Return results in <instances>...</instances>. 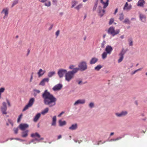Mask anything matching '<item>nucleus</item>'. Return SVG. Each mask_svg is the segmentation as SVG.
<instances>
[{
  "label": "nucleus",
  "instance_id": "f257e3e1",
  "mask_svg": "<svg viewBox=\"0 0 147 147\" xmlns=\"http://www.w3.org/2000/svg\"><path fill=\"white\" fill-rule=\"evenodd\" d=\"M44 104L48 105L50 107L55 106L56 104L57 99L52 94L45 90L42 94Z\"/></svg>",
  "mask_w": 147,
  "mask_h": 147
},
{
  "label": "nucleus",
  "instance_id": "f03ea898",
  "mask_svg": "<svg viewBox=\"0 0 147 147\" xmlns=\"http://www.w3.org/2000/svg\"><path fill=\"white\" fill-rule=\"evenodd\" d=\"M78 70V68L74 69L71 71L66 72L65 75V80L68 82H69L74 77V74Z\"/></svg>",
  "mask_w": 147,
  "mask_h": 147
},
{
  "label": "nucleus",
  "instance_id": "7ed1b4c3",
  "mask_svg": "<svg viewBox=\"0 0 147 147\" xmlns=\"http://www.w3.org/2000/svg\"><path fill=\"white\" fill-rule=\"evenodd\" d=\"M120 32L119 29H117L115 30L113 27H110L108 30V33L112 35L113 36L115 35L118 34Z\"/></svg>",
  "mask_w": 147,
  "mask_h": 147
},
{
  "label": "nucleus",
  "instance_id": "20e7f679",
  "mask_svg": "<svg viewBox=\"0 0 147 147\" xmlns=\"http://www.w3.org/2000/svg\"><path fill=\"white\" fill-rule=\"evenodd\" d=\"M78 70H80L81 71H84L87 68V66L86 62L85 61L81 62L78 65Z\"/></svg>",
  "mask_w": 147,
  "mask_h": 147
},
{
  "label": "nucleus",
  "instance_id": "39448f33",
  "mask_svg": "<svg viewBox=\"0 0 147 147\" xmlns=\"http://www.w3.org/2000/svg\"><path fill=\"white\" fill-rule=\"evenodd\" d=\"M67 70L65 69H61L59 70L58 72V74L60 78L63 77L64 75L66 74Z\"/></svg>",
  "mask_w": 147,
  "mask_h": 147
},
{
  "label": "nucleus",
  "instance_id": "423d86ee",
  "mask_svg": "<svg viewBox=\"0 0 147 147\" xmlns=\"http://www.w3.org/2000/svg\"><path fill=\"white\" fill-rule=\"evenodd\" d=\"M125 52L126 51L124 50V49H123L122 51L119 54V55L120 56V57L118 61V62L119 63H120L123 60L124 57V55L125 53Z\"/></svg>",
  "mask_w": 147,
  "mask_h": 147
},
{
  "label": "nucleus",
  "instance_id": "0eeeda50",
  "mask_svg": "<svg viewBox=\"0 0 147 147\" xmlns=\"http://www.w3.org/2000/svg\"><path fill=\"white\" fill-rule=\"evenodd\" d=\"M62 87V85L61 84H58L55 86L53 88V91H55L60 90Z\"/></svg>",
  "mask_w": 147,
  "mask_h": 147
},
{
  "label": "nucleus",
  "instance_id": "6e6552de",
  "mask_svg": "<svg viewBox=\"0 0 147 147\" xmlns=\"http://www.w3.org/2000/svg\"><path fill=\"white\" fill-rule=\"evenodd\" d=\"M3 107L1 108V110L3 114H6L7 112L6 111L7 110V108L6 107V103L5 102L3 103Z\"/></svg>",
  "mask_w": 147,
  "mask_h": 147
},
{
  "label": "nucleus",
  "instance_id": "1a4fd4ad",
  "mask_svg": "<svg viewBox=\"0 0 147 147\" xmlns=\"http://www.w3.org/2000/svg\"><path fill=\"white\" fill-rule=\"evenodd\" d=\"M113 50V48L111 46L107 45L106 47L105 51L108 54H110L111 53Z\"/></svg>",
  "mask_w": 147,
  "mask_h": 147
},
{
  "label": "nucleus",
  "instance_id": "9d476101",
  "mask_svg": "<svg viewBox=\"0 0 147 147\" xmlns=\"http://www.w3.org/2000/svg\"><path fill=\"white\" fill-rule=\"evenodd\" d=\"M1 13H3L5 14V16H4L3 18H5L8 16V9L7 8L3 9L2 10Z\"/></svg>",
  "mask_w": 147,
  "mask_h": 147
},
{
  "label": "nucleus",
  "instance_id": "9b49d317",
  "mask_svg": "<svg viewBox=\"0 0 147 147\" xmlns=\"http://www.w3.org/2000/svg\"><path fill=\"white\" fill-rule=\"evenodd\" d=\"M19 127L21 130H23L27 128L28 127V125L26 124H21Z\"/></svg>",
  "mask_w": 147,
  "mask_h": 147
},
{
  "label": "nucleus",
  "instance_id": "f8f14e48",
  "mask_svg": "<svg viewBox=\"0 0 147 147\" xmlns=\"http://www.w3.org/2000/svg\"><path fill=\"white\" fill-rule=\"evenodd\" d=\"M127 112L126 111H123L120 113H116L115 114L117 116L119 117H122L126 115Z\"/></svg>",
  "mask_w": 147,
  "mask_h": 147
},
{
  "label": "nucleus",
  "instance_id": "ddd939ff",
  "mask_svg": "<svg viewBox=\"0 0 147 147\" xmlns=\"http://www.w3.org/2000/svg\"><path fill=\"white\" fill-rule=\"evenodd\" d=\"M85 102L84 99H79L76 101L74 103V105H76L79 104H84Z\"/></svg>",
  "mask_w": 147,
  "mask_h": 147
},
{
  "label": "nucleus",
  "instance_id": "4468645a",
  "mask_svg": "<svg viewBox=\"0 0 147 147\" xmlns=\"http://www.w3.org/2000/svg\"><path fill=\"white\" fill-rule=\"evenodd\" d=\"M131 5H130L128 6V3L127 2L124 5L123 9V10H126L127 11H128L131 9Z\"/></svg>",
  "mask_w": 147,
  "mask_h": 147
},
{
  "label": "nucleus",
  "instance_id": "2eb2a0df",
  "mask_svg": "<svg viewBox=\"0 0 147 147\" xmlns=\"http://www.w3.org/2000/svg\"><path fill=\"white\" fill-rule=\"evenodd\" d=\"M78 128V125L77 123L72 124L69 127V129L72 130L76 129Z\"/></svg>",
  "mask_w": 147,
  "mask_h": 147
},
{
  "label": "nucleus",
  "instance_id": "dca6fc26",
  "mask_svg": "<svg viewBox=\"0 0 147 147\" xmlns=\"http://www.w3.org/2000/svg\"><path fill=\"white\" fill-rule=\"evenodd\" d=\"M49 81L48 78H45L43 79L40 83V85L44 86L46 82H48Z\"/></svg>",
  "mask_w": 147,
  "mask_h": 147
},
{
  "label": "nucleus",
  "instance_id": "f3484780",
  "mask_svg": "<svg viewBox=\"0 0 147 147\" xmlns=\"http://www.w3.org/2000/svg\"><path fill=\"white\" fill-rule=\"evenodd\" d=\"M98 60V59L96 57L92 58L90 61V63L91 64H93L96 63Z\"/></svg>",
  "mask_w": 147,
  "mask_h": 147
},
{
  "label": "nucleus",
  "instance_id": "a211bd4d",
  "mask_svg": "<svg viewBox=\"0 0 147 147\" xmlns=\"http://www.w3.org/2000/svg\"><path fill=\"white\" fill-rule=\"evenodd\" d=\"M45 72V71H43L41 69H40L38 72V77H40L42 76Z\"/></svg>",
  "mask_w": 147,
  "mask_h": 147
},
{
  "label": "nucleus",
  "instance_id": "6ab92c4d",
  "mask_svg": "<svg viewBox=\"0 0 147 147\" xmlns=\"http://www.w3.org/2000/svg\"><path fill=\"white\" fill-rule=\"evenodd\" d=\"M145 3L144 0H139L138 2L137 5L141 7H142Z\"/></svg>",
  "mask_w": 147,
  "mask_h": 147
},
{
  "label": "nucleus",
  "instance_id": "aec40b11",
  "mask_svg": "<svg viewBox=\"0 0 147 147\" xmlns=\"http://www.w3.org/2000/svg\"><path fill=\"white\" fill-rule=\"evenodd\" d=\"M28 131L26 130L22 132V136L23 138H26L28 136Z\"/></svg>",
  "mask_w": 147,
  "mask_h": 147
},
{
  "label": "nucleus",
  "instance_id": "412c9836",
  "mask_svg": "<svg viewBox=\"0 0 147 147\" xmlns=\"http://www.w3.org/2000/svg\"><path fill=\"white\" fill-rule=\"evenodd\" d=\"M109 0H107L106 2H104L103 1V0H100V2L103 5H104L103 7L104 8H105L108 5V2Z\"/></svg>",
  "mask_w": 147,
  "mask_h": 147
},
{
  "label": "nucleus",
  "instance_id": "4be33fe9",
  "mask_svg": "<svg viewBox=\"0 0 147 147\" xmlns=\"http://www.w3.org/2000/svg\"><path fill=\"white\" fill-rule=\"evenodd\" d=\"M56 117L55 116L53 117L52 118V122L51 125L52 126H55L56 125Z\"/></svg>",
  "mask_w": 147,
  "mask_h": 147
},
{
  "label": "nucleus",
  "instance_id": "5701e85b",
  "mask_svg": "<svg viewBox=\"0 0 147 147\" xmlns=\"http://www.w3.org/2000/svg\"><path fill=\"white\" fill-rule=\"evenodd\" d=\"M34 98H32L30 100L28 104V105L30 106L31 107L33 105V103H34Z\"/></svg>",
  "mask_w": 147,
  "mask_h": 147
},
{
  "label": "nucleus",
  "instance_id": "b1692460",
  "mask_svg": "<svg viewBox=\"0 0 147 147\" xmlns=\"http://www.w3.org/2000/svg\"><path fill=\"white\" fill-rule=\"evenodd\" d=\"M140 20L142 22H145V21L146 17L145 16L142 14H140Z\"/></svg>",
  "mask_w": 147,
  "mask_h": 147
},
{
  "label": "nucleus",
  "instance_id": "393cba45",
  "mask_svg": "<svg viewBox=\"0 0 147 147\" xmlns=\"http://www.w3.org/2000/svg\"><path fill=\"white\" fill-rule=\"evenodd\" d=\"M33 95L35 97L38 94H39L40 92V90L35 89L33 90Z\"/></svg>",
  "mask_w": 147,
  "mask_h": 147
},
{
  "label": "nucleus",
  "instance_id": "a878e982",
  "mask_svg": "<svg viewBox=\"0 0 147 147\" xmlns=\"http://www.w3.org/2000/svg\"><path fill=\"white\" fill-rule=\"evenodd\" d=\"M40 116V114L39 113L37 114L35 117L34 121L35 122L37 121Z\"/></svg>",
  "mask_w": 147,
  "mask_h": 147
},
{
  "label": "nucleus",
  "instance_id": "bb28decb",
  "mask_svg": "<svg viewBox=\"0 0 147 147\" xmlns=\"http://www.w3.org/2000/svg\"><path fill=\"white\" fill-rule=\"evenodd\" d=\"M31 136L32 137H37L39 138H40V135L37 133H36L35 134H31Z\"/></svg>",
  "mask_w": 147,
  "mask_h": 147
},
{
  "label": "nucleus",
  "instance_id": "cd10ccee",
  "mask_svg": "<svg viewBox=\"0 0 147 147\" xmlns=\"http://www.w3.org/2000/svg\"><path fill=\"white\" fill-rule=\"evenodd\" d=\"M83 6V4L82 3L79 4L74 8L77 10L79 11L80 9L82 8Z\"/></svg>",
  "mask_w": 147,
  "mask_h": 147
},
{
  "label": "nucleus",
  "instance_id": "c85d7f7f",
  "mask_svg": "<svg viewBox=\"0 0 147 147\" xmlns=\"http://www.w3.org/2000/svg\"><path fill=\"white\" fill-rule=\"evenodd\" d=\"M59 125L60 126H63V125H64L66 124V122L65 121H62L61 120H60L59 121Z\"/></svg>",
  "mask_w": 147,
  "mask_h": 147
},
{
  "label": "nucleus",
  "instance_id": "c756f323",
  "mask_svg": "<svg viewBox=\"0 0 147 147\" xmlns=\"http://www.w3.org/2000/svg\"><path fill=\"white\" fill-rule=\"evenodd\" d=\"M78 1L75 0L71 2L72 6L71 8L74 7L78 3Z\"/></svg>",
  "mask_w": 147,
  "mask_h": 147
},
{
  "label": "nucleus",
  "instance_id": "7c9ffc66",
  "mask_svg": "<svg viewBox=\"0 0 147 147\" xmlns=\"http://www.w3.org/2000/svg\"><path fill=\"white\" fill-rule=\"evenodd\" d=\"M105 12V10H100L99 11L98 13L99 15L101 17H102L104 14Z\"/></svg>",
  "mask_w": 147,
  "mask_h": 147
},
{
  "label": "nucleus",
  "instance_id": "2f4dec72",
  "mask_svg": "<svg viewBox=\"0 0 147 147\" xmlns=\"http://www.w3.org/2000/svg\"><path fill=\"white\" fill-rule=\"evenodd\" d=\"M49 110V109L48 108H46L44 110L42 111L41 114L43 115H45L48 112Z\"/></svg>",
  "mask_w": 147,
  "mask_h": 147
},
{
  "label": "nucleus",
  "instance_id": "473e14b6",
  "mask_svg": "<svg viewBox=\"0 0 147 147\" xmlns=\"http://www.w3.org/2000/svg\"><path fill=\"white\" fill-rule=\"evenodd\" d=\"M51 5V2L49 1H47L45 2V5L47 7H50Z\"/></svg>",
  "mask_w": 147,
  "mask_h": 147
},
{
  "label": "nucleus",
  "instance_id": "72a5a7b5",
  "mask_svg": "<svg viewBox=\"0 0 147 147\" xmlns=\"http://www.w3.org/2000/svg\"><path fill=\"white\" fill-rule=\"evenodd\" d=\"M102 67L101 65H97L96 67H95L94 69L96 71H98L100 69H101L102 68Z\"/></svg>",
  "mask_w": 147,
  "mask_h": 147
},
{
  "label": "nucleus",
  "instance_id": "f704fd0d",
  "mask_svg": "<svg viewBox=\"0 0 147 147\" xmlns=\"http://www.w3.org/2000/svg\"><path fill=\"white\" fill-rule=\"evenodd\" d=\"M55 72L53 71L49 72L48 74V76L49 77H51L53 76L55 74Z\"/></svg>",
  "mask_w": 147,
  "mask_h": 147
},
{
  "label": "nucleus",
  "instance_id": "c9c22d12",
  "mask_svg": "<svg viewBox=\"0 0 147 147\" xmlns=\"http://www.w3.org/2000/svg\"><path fill=\"white\" fill-rule=\"evenodd\" d=\"M107 53L105 52H104L102 54V58L103 59H105L107 57Z\"/></svg>",
  "mask_w": 147,
  "mask_h": 147
},
{
  "label": "nucleus",
  "instance_id": "e433bc0d",
  "mask_svg": "<svg viewBox=\"0 0 147 147\" xmlns=\"http://www.w3.org/2000/svg\"><path fill=\"white\" fill-rule=\"evenodd\" d=\"M124 15L122 13H121L119 15V19L120 21L124 19Z\"/></svg>",
  "mask_w": 147,
  "mask_h": 147
},
{
  "label": "nucleus",
  "instance_id": "4c0bfd02",
  "mask_svg": "<svg viewBox=\"0 0 147 147\" xmlns=\"http://www.w3.org/2000/svg\"><path fill=\"white\" fill-rule=\"evenodd\" d=\"M123 23L126 24H130V22L128 18H126L123 21Z\"/></svg>",
  "mask_w": 147,
  "mask_h": 147
},
{
  "label": "nucleus",
  "instance_id": "58836bf2",
  "mask_svg": "<svg viewBox=\"0 0 147 147\" xmlns=\"http://www.w3.org/2000/svg\"><path fill=\"white\" fill-rule=\"evenodd\" d=\"M18 2V0H16L14 1L13 2L12 5L11 6V7H13L15 5L17 4Z\"/></svg>",
  "mask_w": 147,
  "mask_h": 147
},
{
  "label": "nucleus",
  "instance_id": "ea45409f",
  "mask_svg": "<svg viewBox=\"0 0 147 147\" xmlns=\"http://www.w3.org/2000/svg\"><path fill=\"white\" fill-rule=\"evenodd\" d=\"M31 107L28 104L27 105L24 107V109H23L22 111H24L27 109L29 107Z\"/></svg>",
  "mask_w": 147,
  "mask_h": 147
},
{
  "label": "nucleus",
  "instance_id": "a19ab883",
  "mask_svg": "<svg viewBox=\"0 0 147 147\" xmlns=\"http://www.w3.org/2000/svg\"><path fill=\"white\" fill-rule=\"evenodd\" d=\"M106 43V42L105 41H103L101 45V47L102 48H104L105 47V45Z\"/></svg>",
  "mask_w": 147,
  "mask_h": 147
},
{
  "label": "nucleus",
  "instance_id": "79ce46f5",
  "mask_svg": "<svg viewBox=\"0 0 147 147\" xmlns=\"http://www.w3.org/2000/svg\"><path fill=\"white\" fill-rule=\"evenodd\" d=\"M114 21V19L113 18H112L110 20V21L109 22V25H111L113 23V22Z\"/></svg>",
  "mask_w": 147,
  "mask_h": 147
},
{
  "label": "nucleus",
  "instance_id": "37998d69",
  "mask_svg": "<svg viewBox=\"0 0 147 147\" xmlns=\"http://www.w3.org/2000/svg\"><path fill=\"white\" fill-rule=\"evenodd\" d=\"M5 90V88H0V96H1V93L3 92Z\"/></svg>",
  "mask_w": 147,
  "mask_h": 147
},
{
  "label": "nucleus",
  "instance_id": "c03bdc74",
  "mask_svg": "<svg viewBox=\"0 0 147 147\" xmlns=\"http://www.w3.org/2000/svg\"><path fill=\"white\" fill-rule=\"evenodd\" d=\"M129 44L130 46H131L133 45V41L131 39L129 40Z\"/></svg>",
  "mask_w": 147,
  "mask_h": 147
},
{
  "label": "nucleus",
  "instance_id": "a18cd8bd",
  "mask_svg": "<svg viewBox=\"0 0 147 147\" xmlns=\"http://www.w3.org/2000/svg\"><path fill=\"white\" fill-rule=\"evenodd\" d=\"M121 137L117 138H116L115 139H111L110 140V141H116V140H118L121 139Z\"/></svg>",
  "mask_w": 147,
  "mask_h": 147
},
{
  "label": "nucleus",
  "instance_id": "49530a36",
  "mask_svg": "<svg viewBox=\"0 0 147 147\" xmlns=\"http://www.w3.org/2000/svg\"><path fill=\"white\" fill-rule=\"evenodd\" d=\"M14 132L15 134H17L18 133V129L17 128H14L13 129Z\"/></svg>",
  "mask_w": 147,
  "mask_h": 147
},
{
  "label": "nucleus",
  "instance_id": "de8ad7c7",
  "mask_svg": "<svg viewBox=\"0 0 147 147\" xmlns=\"http://www.w3.org/2000/svg\"><path fill=\"white\" fill-rule=\"evenodd\" d=\"M94 104L92 102H91L89 105V106L90 108H92L94 107Z\"/></svg>",
  "mask_w": 147,
  "mask_h": 147
},
{
  "label": "nucleus",
  "instance_id": "09e8293b",
  "mask_svg": "<svg viewBox=\"0 0 147 147\" xmlns=\"http://www.w3.org/2000/svg\"><path fill=\"white\" fill-rule=\"evenodd\" d=\"M22 115V114L20 115L19 116L18 119V122H19L20 121V119L21 118V117Z\"/></svg>",
  "mask_w": 147,
  "mask_h": 147
},
{
  "label": "nucleus",
  "instance_id": "8fccbe9b",
  "mask_svg": "<svg viewBox=\"0 0 147 147\" xmlns=\"http://www.w3.org/2000/svg\"><path fill=\"white\" fill-rule=\"evenodd\" d=\"M53 26V24H50V27L48 28V30H51L52 29V28Z\"/></svg>",
  "mask_w": 147,
  "mask_h": 147
},
{
  "label": "nucleus",
  "instance_id": "3c124183",
  "mask_svg": "<svg viewBox=\"0 0 147 147\" xmlns=\"http://www.w3.org/2000/svg\"><path fill=\"white\" fill-rule=\"evenodd\" d=\"M74 68V66L73 65H71L69 67V68L70 69H73L74 70V69H75L76 68Z\"/></svg>",
  "mask_w": 147,
  "mask_h": 147
},
{
  "label": "nucleus",
  "instance_id": "603ef678",
  "mask_svg": "<svg viewBox=\"0 0 147 147\" xmlns=\"http://www.w3.org/2000/svg\"><path fill=\"white\" fill-rule=\"evenodd\" d=\"M60 31L59 30H57L55 33V35L57 37L59 34Z\"/></svg>",
  "mask_w": 147,
  "mask_h": 147
},
{
  "label": "nucleus",
  "instance_id": "864d4df0",
  "mask_svg": "<svg viewBox=\"0 0 147 147\" xmlns=\"http://www.w3.org/2000/svg\"><path fill=\"white\" fill-rule=\"evenodd\" d=\"M57 0H52V2L54 4H57Z\"/></svg>",
  "mask_w": 147,
  "mask_h": 147
},
{
  "label": "nucleus",
  "instance_id": "5fc2aeb1",
  "mask_svg": "<svg viewBox=\"0 0 147 147\" xmlns=\"http://www.w3.org/2000/svg\"><path fill=\"white\" fill-rule=\"evenodd\" d=\"M39 1L42 3H44L46 2L47 0H38Z\"/></svg>",
  "mask_w": 147,
  "mask_h": 147
},
{
  "label": "nucleus",
  "instance_id": "6e6d98bb",
  "mask_svg": "<svg viewBox=\"0 0 147 147\" xmlns=\"http://www.w3.org/2000/svg\"><path fill=\"white\" fill-rule=\"evenodd\" d=\"M97 6V4L96 3L95 5L93 7V10H94L96 9Z\"/></svg>",
  "mask_w": 147,
  "mask_h": 147
},
{
  "label": "nucleus",
  "instance_id": "4d7b16f0",
  "mask_svg": "<svg viewBox=\"0 0 147 147\" xmlns=\"http://www.w3.org/2000/svg\"><path fill=\"white\" fill-rule=\"evenodd\" d=\"M64 113V111L62 112L59 115H58V117H60L61 116V115L63 114Z\"/></svg>",
  "mask_w": 147,
  "mask_h": 147
},
{
  "label": "nucleus",
  "instance_id": "13d9d810",
  "mask_svg": "<svg viewBox=\"0 0 147 147\" xmlns=\"http://www.w3.org/2000/svg\"><path fill=\"white\" fill-rule=\"evenodd\" d=\"M118 11V9L116 8L115 11V12L114 13V14H116V13H117Z\"/></svg>",
  "mask_w": 147,
  "mask_h": 147
},
{
  "label": "nucleus",
  "instance_id": "bf43d9fd",
  "mask_svg": "<svg viewBox=\"0 0 147 147\" xmlns=\"http://www.w3.org/2000/svg\"><path fill=\"white\" fill-rule=\"evenodd\" d=\"M7 103L8 104L9 106H10L11 105H10V103L9 102V101L8 100H7Z\"/></svg>",
  "mask_w": 147,
  "mask_h": 147
},
{
  "label": "nucleus",
  "instance_id": "052dcab7",
  "mask_svg": "<svg viewBox=\"0 0 147 147\" xmlns=\"http://www.w3.org/2000/svg\"><path fill=\"white\" fill-rule=\"evenodd\" d=\"M32 78H33V76H32V75L31 76V77L30 80V82H32Z\"/></svg>",
  "mask_w": 147,
  "mask_h": 147
},
{
  "label": "nucleus",
  "instance_id": "680f3d73",
  "mask_svg": "<svg viewBox=\"0 0 147 147\" xmlns=\"http://www.w3.org/2000/svg\"><path fill=\"white\" fill-rule=\"evenodd\" d=\"M9 122L11 125L12 126L13 125V123L10 120H9Z\"/></svg>",
  "mask_w": 147,
  "mask_h": 147
},
{
  "label": "nucleus",
  "instance_id": "e2e57ef3",
  "mask_svg": "<svg viewBox=\"0 0 147 147\" xmlns=\"http://www.w3.org/2000/svg\"><path fill=\"white\" fill-rule=\"evenodd\" d=\"M30 52V50L28 49V53H27V56H28Z\"/></svg>",
  "mask_w": 147,
  "mask_h": 147
},
{
  "label": "nucleus",
  "instance_id": "0e129e2a",
  "mask_svg": "<svg viewBox=\"0 0 147 147\" xmlns=\"http://www.w3.org/2000/svg\"><path fill=\"white\" fill-rule=\"evenodd\" d=\"M61 138V135H60L58 136V139H59Z\"/></svg>",
  "mask_w": 147,
  "mask_h": 147
},
{
  "label": "nucleus",
  "instance_id": "69168bd1",
  "mask_svg": "<svg viewBox=\"0 0 147 147\" xmlns=\"http://www.w3.org/2000/svg\"><path fill=\"white\" fill-rule=\"evenodd\" d=\"M120 38H121V39H123L124 38V35H121V36H120Z\"/></svg>",
  "mask_w": 147,
  "mask_h": 147
},
{
  "label": "nucleus",
  "instance_id": "338daca9",
  "mask_svg": "<svg viewBox=\"0 0 147 147\" xmlns=\"http://www.w3.org/2000/svg\"><path fill=\"white\" fill-rule=\"evenodd\" d=\"M82 82V81H79L78 82V84H80Z\"/></svg>",
  "mask_w": 147,
  "mask_h": 147
},
{
  "label": "nucleus",
  "instance_id": "774afa93",
  "mask_svg": "<svg viewBox=\"0 0 147 147\" xmlns=\"http://www.w3.org/2000/svg\"><path fill=\"white\" fill-rule=\"evenodd\" d=\"M114 134V132H112L110 134V136H111Z\"/></svg>",
  "mask_w": 147,
  "mask_h": 147
}]
</instances>
